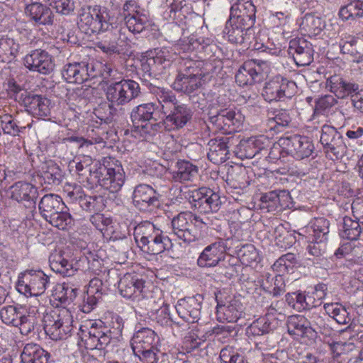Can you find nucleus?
<instances>
[{"label": "nucleus", "instance_id": "f257e3e1", "mask_svg": "<svg viewBox=\"0 0 363 363\" xmlns=\"http://www.w3.org/2000/svg\"><path fill=\"white\" fill-rule=\"evenodd\" d=\"M151 91L161 106L164 114L162 121L167 130L181 129L191 120L192 109L179 101L171 90L155 86Z\"/></svg>", "mask_w": 363, "mask_h": 363}, {"label": "nucleus", "instance_id": "f03ea898", "mask_svg": "<svg viewBox=\"0 0 363 363\" xmlns=\"http://www.w3.org/2000/svg\"><path fill=\"white\" fill-rule=\"evenodd\" d=\"M86 179L91 188L99 185L111 193H116L123 186L125 175L118 160L113 157H105L91 177H86Z\"/></svg>", "mask_w": 363, "mask_h": 363}, {"label": "nucleus", "instance_id": "7ed1b4c3", "mask_svg": "<svg viewBox=\"0 0 363 363\" xmlns=\"http://www.w3.org/2000/svg\"><path fill=\"white\" fill-rule=\"evenodd\" d=\"M108 323V325H105L100 320L89 323L88 337L84 340L86 349L104 350L111 341L121 336L123 322L119 315H112Z\"/></svg>", "mask_w": 363, "mask_h": 363}, {"label": "nucleus", "instance_id": "20e7f679", "mask_svg": "<svg viewBox=\"0 0 363 363\" xmlns=\"http://www.w3.org/2000/svg\"><path fill=\"white\" fill-rule=\"evenodd\" d=\"M134 237L140 249L148 254L158 255L172 247L169 237L149 221L141 223L135 228Z\"/></svg>", "mask_w": 363, "mask_h": 363}, {"label": "nucleus", "instance_id": "39448f33", "mask_svg": "<svg viewBox=\"0 0 363 363\" xmlns=\"http://www.w3.org/2000/svg\"><path fill=\"white\" fill-rule=\"evenodd\" d=\"M43 321L45 333L53 340L66 339L73 330V318L66 308L47 313Z\"/></svg>", "mask_w": 363, "mask_h": 363}, {"label": "nucleus", "instance_id": "423d86ee", "mask_svg": "<svg viewBox=\"0 0 363 363\" xmlns=\"http://www.w3.org/2000/svg\"><path fill=\"white\" fill-rule=\"evenodd\" d=\"M140 94L139 84L132 79H121L111 82L106 89V97L109 107L122 106L129 104Z\"/></svg>", "mask_w": 363, "mask_h": 363}, {"label": "nucleus", "instance_id": "0eeeda50", "mask_svg": "<svg viewBox=\"0 0 363 363\" xmlns=\"http://www.w3.org/2000/svg\"><path fill=\"white\" fill-rule=\"evenodd\" d=\"M120 15L123 21L117 25H122L128 33H140L150 25L149 16L135 0L125 1Z\"/></svg>", "mask_w": 363, "mask_h": 363}, {"label": "nucleus", "instance_id": "6e6552de", "mask_svg": "<svg viewBox=\"0 0 363 363\" xmlns=\"http://www.w3.org/2000/svg\"><path fill=\"white\" fill-rule=\"evenodd\" d=\"M50 285V277L42 270H27L19 274L16 284L18 292L25 296L43 294Z\"/></svg>", "mask_w": 363, "mask_h": 363}, {"label": "nucleus", "instance_id": "1a4fd4ad", "mask_svg": "<svg viewBox=\"0 0 363 363\" xmlns=\"http://www.w3.org/2000/svg\"><path fill=\"white\" fill-rule=\"evenodd\" d=\"M101 11L97 6L82 8L78 16L79 29L88 35L108 30L111 24L106 21V16Z\"/></svg>", "mask_w": 363, "mask_h": 363}, {"label": "nucleus", "instance_id": "9d476101", "mask_svg": "<svg viewBox=\"0 0 363 363\" xmlns=\"http://www.w3.org/2000/svg\"><path fill=\"white\" fill-rule=\"evenodd\" d=\"M130 118L135 125L138 124V127L140 123H145L141 127L145 133H150L151 130H157L160 127L157 121L164 119V114L160 104L146 103L135 106L131 111Z\"/></svg>", "mask_w": 363, "mask_h": 363}, {"label": "nucleus", "instance_id": "9b49d317", "mask_svg": "<svg viewBox=\"0 0 363 363\" xmlns=\"http://www.w3.org/2000/svg\"><path fill=\"white\" fill-rule=\"evenodd\" d=\"M296 84L283 76L276 75L264 84L262 96L268 102L291 99L296 93Z\"/></svg>", "mask_w": 363, "mask_h": 363}, {"label": "nucleus", "instance_id": "f8f14e48", "mask_svg": "<svg viewBox=\"0 0 363 363\" xmlns=\"http://www.w3.org/2000/svg\"><path fill=\"white\" fill-rule=\"evenodd\" d=\"M173 233L184 242H192L199 240L198 232L194 225V213L181 212L172 220Z\"/></svg>", "mask_w": 363, "mask_h": 363}, {"label": "nucleus", "instance_id": "ddd939ff", "mask_svg": "<svg viewBox=\"0 0 363 363\" xmlns=\"http://www.w3.org/2000/svg\"><path fill=\"white\" fill-rule=\"evenodd\" d=\"M268 67L267 62L259 60L245 61L235 74V81L240 86L252 85L260 82L263 72Z\"/></svg>", "mask_w": 363, "mask_h": 363}, {"label": "nucleus", "instance_id": "4468645a", "mask_svg": "<svg viewBox=\"0 0 363 363\" xmlns=\"http://www.w3.org/2000/svg\"><path fill=\"white\" fill-rule=\"evenodd\" d=\"M16 99L23 105L32 115L38 117H46L50 113V101L43 95L20 91L16 94Z\"/></svg>", "mask_w": 363, "mask_h": 363}, {"label": "nucleus", "instance_id": "2eb2a0df", "mask_svg": "<svg viewBox=\"0 0 363 363\" xmlns=\"http://www.w3.org/2000/svg\"><path fill=\"white\" fill-rule=\"evenodd\" d=\"M24 65L30 70L43 74H50L55 68L52 55L41 49L32 50L24 57Z\"/></svg>", "mask_w": 363, "mask_h": 363}, {"label": "nucleus", "instance_id": "dca6fc26", "mask_svg": "<svg viewBox=\"0 0 363 363\" xmlns=\"http://www.w3.org/2000/svg\"><path fill=\"white\" fill-rule=\"evenodd\" d=\"M320 141L325 152L333 153L336 158L342 157L346 150L342 134L333 126L324 125L322 127Z\"/></svg>", "mask_w": 363, "mask_h": 363}, {"label": "nucleus", "instance_id": "f3484780", "mask_svg": "<svg viewBox=\"0 0 363 363\" xmlns=\"http://www.w3.org/2000/svg\"><path fill=\"white\" fill-rule=\"evenodd\" d=\"M113 38H110L109 40H105L97 43V48L102 52L108 54H118L121 52L120 48L130 47V40L126 32V28L122 25H111V31L109 33Z\"/></svg>", "mask_w": 363, "mask_h": 363}, {"label": "nucleus", "instance_id": "a211bd4d", "mask_svg": "<svg viewBox=\"0 0 363 363\" xmlns=\"http://www.w3.org/2000/svg\"><path fill=\"white\" fill-rule=\"evenodd\" d=\"M209 119L217 128L230 132L236 131L242 127L245 116L240 111L225 108L210 116Z\"/></svg>", "mask_w": 363, "mask_h": 363}, {"label": "nucleus", "instance_id": "6ab92c4d", "mask_svg": "<svg viewBox=\"0 0 363 363\" xmlns=\"http://www.w3.org/2000/svg\"><path fill=\"white\" fill-rule=\"evenodd\" d=\"M160 194L151 186L141 184L136 186L133 193L134 206L140 211H151L159 206Z\"/></svg>", "mask_w": 363, "mask_h": 363}, {"label": "nucleus", "instance_id": "aec40b11", "mask_svg": "<svg viewBox=\"0 0 363 363\" xmlns=\"http://www.w3.org/2000/svg\"><path fill=\"white\" fill-rule=\"evenodd\" d=\"M288 52L298 67L309 65L313 61L314 50L312 44L303 38L290 40Z\"/></svg>", "mask_w": 363, "mask_h": 363}, {"label": "nucleus", "instance_id": "412c9836", "mask_svg": "<svg viewBox=\"0 0 363 363\" xmlns=\"http://www.w3.org/2000/svg\"><path fill=\"white\" fill-rule=\"evenodd\" d=\"M291 200L289 192L286 190L271 191L261 196L260 206L268 212H280L291 208Z\"/></svg>", "mask_w": 363, "mask_h": 363}, {"label": "nucleus", "instance_id": "4be33fe9", "mask_svg": "<svg viewBox=\"0 0 363 363\" xmlns=\"http://www.w3.org/2000/svg\"><path fill=\"white\" fill-rule=\"evenodd\" d=\"M286 326L288 333L296 339L313 340L316 337V331L304 315H289L286 320Z\"/></svg>", "mask_w": 363, "mask_h": 363}, {"label": "nucleus", "instance_id": "5701e85b", "mask_svg": "<svg viewBox=\"0 0 363 363\" xmlns=\"http://www.w3.org/2000/svg\"><path fill=\"white\" fill-rule=\"evenodd\" d=\"M13 200L22 203L26 207H35L38 198V189L31 183L19 181L9 188Z\"/></svg>", "mask_w": 363, "mask_h": 363}, {"label": "nucleus", "instance_id": "b1692460", "mask_svg": "<svg viewBox=\"0 0 363 363\" xmlns=\"http://www.w3.org/2000/svg\"><path fill=\"white\" fill-rule=\"evenodd\" d=\"M202 298L197 296L180 299L175 306L179 317L188 323L197 322L201 315Z\"/></svg>", "mask_w": 363, "mask_h": 363}, {"label": "nucleus", "instance_id": "393cba45", "mask_svg": "<svg viewBox=\"0 0 363 363\" xmlns=\"http://www.w3.org/2000/svg\"><path fill=\"white\" fill-rule=\"evenodd\" d=\"M225 251V242L223 240L208 245L199 255L198 265L201 267L216 266L219 262L224 259Z\"/></svg>", "mask_w": 363, "mask_h": 363}, {"label": "nucleus", "instance_id": "a878e982", "mask_svg": "<svg viewBox=\"0 0 363 363\" xmlns=\"http://www.w3.org/2000/svg\"><path fill=\"white\" fill-rule=\"evenodd\" d=\"M326 88L339 99H345L359 90V85L347 81L340 74H333L326 79Z\"/></svg>", "mask_w": 363, "mask_h": 363}, {"label": "nucleus", "instance_id": "bb28decb", "mask_svg": "<svg viewBox=\"0 0 363 363\" xmlns=\"http://www.w3.org/2000/svg\"><path fill=\"white\" fill-rule=\"evenodd\" d=\"M44 0H31L26 6V13L39 25H51L53 23L54 14L50 8L43 4Z\"/></svg>", "mask_w": 363, "mask_h": 363}, {"label": "nucleus", "instance_id": "cd10ccee", "mask_svg": "<svg viewBox=\"0 0 363 363\" xmlns=\"http://www.w3.org/2000/svg\"><path fill=\"white\" fill-rule=\"evenodd\" d=\"M118 290L122 296L133 298L138 296L144 288V281L137 275L127 273L118 281Z\"/></svg>", "mask_w": 363, "mask_h": 363}, {"label": "nucleus", "instance_id": "c85d7f7f", "mask_svg": "<svg viewBox=\"0 0 363 363\" xmlns=\"http://www.w3.org/2000/svg\"><path fill=\"white\" fill-rule=\"evenodd\" d=\"M157 342L158 337L154 330L143 328L133 334L130 345L133 353H136L147 348H152Z\"/></svg>", "mask_w": 363, "mask_h": 363}, {"label": "nucleus", "instance_id": "c756f323", "mask_svg": "<svg viewBox=\"0 0 363 363\" xmlns=\"http://www.w3.org/2000/svg\"><path fill=\"white\" fill-rule=\"evenodd\" d=\"M286 145L291 154L298 160L309 157L314 149L308 138L298 135L288 138Z\"/></svg>", "mask_w": 363, "mask_h": 363}, {"label": "nucleus", "instance_id": "7c9ffc66", "mask_svg": "<svg viewBox=\"0 0 363 363\" xmlns=\"http://www.w3.org/2000/svg\"><path fill=\"white\" fill-rule=\"evenodd\" d=\"M229 140V138L221 137L209 140L208 143L209 151L207 154V157L211 162L218 164L223 163L228 159Z\"/></svg>", "mask_w": 363, "mask_h": 363}, {"label": "nucleus", "instance_id": "2f4dec72", "mask_svg": "<svg viewBox=\"0 0 363 363\" xmlns=\"http://www.w3.org/2000/svg\"><path fill=\"white\" fill-rule=\"evenodd\" d=\"M176 168L171 172L172 180L175 182H193L199 175V167L186 160L178 161Z\"/></svg>", "mask_w": 363, "mask_h": 363}, {"label": "nucleus", "instance_id": "473e14b6", "mask_svg": "<svg viewBox=\"0 0 363 363\" xmlns=\"http://www.w3.org/2000/svg\"><path fill=\"white\" fill-rule=\"evenodd\" d=\"M242 306L238 300H231L228 304L218 301L216 308L217 320L219 322L234 323L240 318Z\"/></svg>", "mask_w": 363, "mask_h": 363}, {"label": "nucleus", "instance_id": "72a5a7b5", "mask_svg": "<svg viewBox=\"0 0 363 363\" xmlns=\"http://www.w3.org/2000/svg\"><path fill=\"white\" fill-rule=\"evenodd\" d=\"M50 354L39 345L28 343L21 354L22 363H48Z\"/></svg>", "mask_w": 363, "mask_h": 363}, {"label": "nucleus", "instance_id": "f704fd0d", "mask_svg": "<svg viewBox=\"0 0 363 363\" xmlns=\"http://www.w3.org/2000/svg\"><path fill=\"white\" fill-rule=\"evenodd\" d=\"M65 208L61 197L57 194L45 195L39 203V210L42 216L46 220L55 213H60Z\"/></svg>", "mask_w": 363, "mask_h": 363}, {"label": "nucleus", "instance_id": "c9c22d12", "mask_svg": "<svg viewBox=\"0 0 363 363\" xmlns=\"http://www.w3.org/2000/svg\"><path fill=\"white\" fill-rule=\"evenodd\" d=\"M264 149L263 143L257 138L240 140L236 147V155L241 159H251Z\"/></svg>", "mask_w": 363, "mask_h": 363}, {"label": "nucleus", "instance_id": "e433bc0d", "mask_svg": "<svg viewBox=\"0 0 363 363\" xmlns=\"http://www.w3.org/2000/svg\"><path fill=\"white\" fill-rule=\"evenodd\" d=\"M49 263L51 269L63 277H71L74 274L75 269L72 262L67 259L62 252H56L49 257Z\"/></svg>", "mask_w": 363, "mask_h": 363}, {"label": "nucleus", "instance_id": "4c0bfd02", "mask_svg": "<svg viewBox=\"0 0 363 363\" xmlns=\"http://www.w3.org/2000/svg\"><path fill=\"white\" fill-rule=\"evenodd\" d=\"M86 72L85 62L67 63L63 67L62 75L68 83L82 84L85 82Z\"/></svg>", "mask_w": 363, "mask_h": 363}, {"label": "nucleus", "instance_id": "58836bf2", "mask_svg": "<svg viewBox=\"0 0 363 363\" xmlns=\"http://www.w3.org/2000/svg\"><path fill=\"white\" fill-rule=\"evenodd\" d=\"M223 33L227 35L229 42L235 44L250 43L254 36V33H251L240 26L229 25V21L226 22Z\"/></svg>", "mask_w": 363, "mask_h": 363}, {"label": "nucleus", "instance_id": "ea45409f", "mask_svg": "<svg viewBox=\"0 0 363 363\" xmlns=\"http://www.w3.org/2000/svg\"><path fill=\"white\" fill-rule=\"evenodd\" d=\"M363 226L358 220L345 216L342 219L340 235L344 239L357 240L360 238Z\"/></svg>", "mask_w": 363, "mask_h": 363}, {"label": "nucleus", "instance_id": "a19ab883", "mask_svg": "<svg viewBox=\"0 0 363 363\" xmlns=\"http://www.w3.org/2000/svg\"><path fill=\"white\" fill-rule=\"evenodd\" d=\"M202 77L197 75L191 77L177 75L172 84V87L176 91L191 94L201 86Z\"/></svg>", "mask_w": 363, "mask_h": 363}, {"label": "nucleus", "instance_id": "79ce46f5", "mask_svg": "<svg viewBox=\"0 0 363 363\" xmlns=\"http://www.w3.org/2000/svg\"><path fill=\"white\" fill-rule=\"evenodd\" d=\"M314 298L306 296L301 292L288 293L285 295V301L287 305L297 311L309 310L314 307L312 300Z\"/></svg>", "mask_w": 363, "mask_h": 363}, {"label": "nucleus", "instance_id": "37998d69", "mask_svg": "<svg viewBox=\"0 0 363 363\" xmlns=\"http://www.w3.org/2000/svg\"><path fill=\"white\" fill-rule=\"evenodd\" d=\"M339 17L344 21H354L363 17V0H350L342 6L338 12Z\"/></svg>", "mask_w": 363, "mask_h": 363}, {"label": "nucleus", "instance_id": "c03bdc74", "mask_svg": "<svg viewBox=\"0 0 363 363\" xmlns=\"http://www.w3.org/2000/svg\"><path fill=\"white\" fill-rule=\"evenodd\" d=\"M268 125L271 130H279V127H286L291 121L288 110L272 109L267 112Z\"/></svg>", "mask_w": 363, "mask_h": 363}, {"label": "nucleus", "instance_id": "a18cd8bd", "mask_svg": "<svg viewBox=\"0 0 363 363\" xmlns=\"http://www.w3.org/2000/svg\"><path fill=\"white\" fill-rule=\"evenodd\" d=\"M329 226L330 223L327 219L316 218L311 222L310 227L307 228V230L313 240L325 242L328 239Z\"/></svg>", "mask_w": 363, "mask_h": 363}, {"label": "nucleus", "instance_id": "49530a36", "mask_svg": "<svg viewBox=\"0 0 363 363\" xmlns=\"http://www.w3.org/2000/svg\"><path fill=\"white\" fill-rule=\"evenodd\" d=\"M143 363H169L168 355L161 352L155 345L152 348H147L134 353Z\"/></svg>", "mask_w": 363, "mask_h": 363}, {"label": "nucleus", "instance_id": "de8ad7c7", "mask_svg": "<svg viewBox=\"0 0 363 363\" xmlns=\"http://www.w3.org/2000/svg\"><path fill=\"white\" fill-rule=\"evenodd\" d=\"M194 225H196L199 240L204 238L208 228L218 225V219L213 214L196 215L194 213Z\"/></svg>", "mask_w": 363, "mask_h": 363}, {"label": "nucleus", "instance_id": "09e8293b", "mask_svg": "<svg viewBox=\"0 0 363 363\" xmlns=\"http://www.w3.org/2000/svg\"><path fill=\"white\" fill-rule=\"evenodd\" d=\"M92 159L89 156H83L72 160L69 164L70 171L74 172L79 175V179L83 181L84 177L89 174L88 177H91V174L94 172V169L91 167Z\"/></svg>", "mask_w": 363, "mask_h": 363}, {"label": "nucleus", "instance_id": "8fccbe9b", "mask_svg": "<svg viewBox=\"0 0 363 363\" xmlns=\"http://www.w3.org/2000/svg\"><path fill=\"white\" fill-rule=\"evenodd\" d=\"M324 308L327 313L339 324L346 325L351 320L349 312L341 304L337 303H326L324 305Z\"/></svg>", "mask_w": 363, "mask_h": 363}, {"label": "nucleus", "instance_id": "3c124183", "mask_svg": "<svg viewBox=\"0 0 363 363\" xmlns=\"http://www.w3.org/2000/svg\"><path fill=\"white\" fill-rule=\"evenodd\" d=\"M79 206L84 211L94 213L103 211L106 206L104 196L101 195L88 196L85 194L80 199Z\"/></svg>", "mask_w": 363, "mask_h": 363}, {"label": "nucleus", "instance_id": "603ef678", "mask_svg": "<svg viewBox=\"0 0 363 363\" xmlns=\"http://www.w3.org/2000/svg\"><path fill=\"white\" fill-rule=\"evenodd\" d=\"M20 45L14 39L4 37L0 39V57L2 60L11 61L15 58L18 52Z\"/></svg>", "mask_w": 363, "mask_h": 363}, {"label": "nucleus", "instance_id": "864d4df0", "mask_svg": "<svg viewBox=\"0 0 363 363\" xmlns=\"http://www.w3.org/2000/svg\"><path fill=\"white\" fill-rule=\"evenodd\" d=\"M301 26L306 32L316 35L325 27V21L321 17L313 13H306L303 18Z\"/></svg>", "mask_w": 363, "mask_h": 363}, {"label": "nucleus", "instance_id": "5fc2aeb1", "mask_svg": "<svg viewBox=\"0 0 363 363\" xmlns=\"http://www.w3.org/2000/svg\"><path fill=\"white\" fill-rule=\"evenodd\" d=\"M256 9L251 0H236L231 6L230 16L255 17Z\"/></svg>", "mask_w": 363, "mask_h": 363}, {"label": "nucleus", "instance_id": "6e6d98bb", "mask_svg": "<svg viewBox=\"0 0 363 363\" xmlns=\"http://www.w3.org/2000/svg\"><path fill=\"white\" fill-rule=\"evenodd\" d=\"M357 40L353 37L349 40H341L340 42V51L342 54L348 55L350 60L357 63L363 62V55L359 52L355 47Z\"/></svg>", "mask_w": 363, "mask_h": 363}, {"label": "nucleus", "instance_id": "4d7b16f0", "mask_svg": "<svg viewBox=\"0 0 363 363\" xmlns=\"http://www.w3.org/2000/svg\"><path fill=\"white\" fill-rule=\"evenodd\" d=\"M297 263L296 256L294 253H286L274 263L272 268L279 273H290Z\"/></svg>", "mask_w": 363, "mask_h": 363}, {"label": "nucleus", "instance_id": "13d9d810", "mask_svg": "<svg viewBox=\"0 0 363 363\" xmlns=\"http://www.w3.org/2000/svg\"><path fill=\"white\" fill-rule=\"evenodd\" d=\"M42 177L48 184L59 185L63 178L62 171L57 164L50 162L43 171Z\"/></svg>", "mask_w": 363, "mask_h": 363}, {"label": "nucleus", "instance_id": "bf43d9fd", "mask_svg": "<svg viewBox=\"0 0 363 363\" xmlns=\"http://www.w3.org/2000/svg\"><path fill=\"white\" fill-rule=\"evenodd\" d=\"M222 203L220 196L213 190L207 188V191L203 199L201 208L205 212H216Z\"/></svg>", "mask_w": 363, "mask_h": 363}, {"label": "nucleus", "instance_id": "052dcab7", "mask_svg": "<svg viewBox=\"0 0 363 363\" xmlns=\"http://www.w3.org/2000/svg\"><path fill=\"white\" fill-rule=\"evenodd\" d=\"M200 62L191 59H182L179 62V72L177 75L182 76H203L199 67Z\"/></svg>", "mask_w": 363, "mask_h": 363}, {"label": "nucleus", "instance_id": "680f3d73", "mask_svg": "<svg viewBox=\"0 0 363 363\" xmlns=\"http://www.w3.org/2000/svg\"><path fill=\"white\" fill-rule=\"evenodd\" d=\"M220 359L223 363H246L245 357L232 346H226L220 352Z\"/></svg>", "mask_w": 363, "mask_h": 363}, {"label": "nucleus", "instance_id": "e2e57ef3", "mask_svg": "<svg viewBox=\"0 0 363 363\" xmlns=\"http://www.w3.org/2000/svg\"><path fill=\"white\" fill-rule=\"evenodd\" d=\"M1 126L4 133L16 136L25 127L20 126L18 122L11 116L5 114L1 117Z\"/></svg>", "mask_w": 363, "mask_h": 363}, {"label": "nucleus", "instance_id": "0e129e2a", "mask_svg": "<svg viewBox=\"0 0 363 363\" xmlns=\"http://www.w3.org/2000/svg\"><path fill=\"white\" fill-rule=\"evenodd\" d=\"M269 331L270 323L266 318H260L247 327L246 333L249 336L256 337L268 334Z\"/></svg>", "mask_w": 363, "mask_h": 363}, {"label": "nucleus", "instance_id": "69168bd1", "mask_svg": "<svg viewBox=\"0 0 363 363\" xmlns=\"http://www.w3.org/2000/svg\"><path fill=\"white\" fill-rule=\"evenodd\" d=\"M21 313L14 306H4L0 311V317L1 320L7 325H11L18 327V320Z\"/></svg>", "mask_w": 363, "mask_h": 363}, {"label": "nucleus", "instance_id": "338daca9", "mask_svg": "<svg viewBox=\"0 0 363 363\" xmlns=\"http://www.w3.org/2000/svg\"><path fill=\"white\" fill-rule=\"evenodd\" d=\"M77 289L68 284H63L59 286L55 294V298L61 303L69 304L77 296Z\"/></svg>", "mask_w": 363, "mask_h": 363}, {"label": "nucleus", "instance_id": "774afa93", "mask_svg": "<svg viewBox=\"0 0 363 363\" xmlns=\"http://www.w3.org/2000/svg\"><path fill=\"white\" fill-rule=\"evenodd\" d=\"M91 223L104 235H109L112 231V220L105 217L104 214L96 212L90 219Z\"/></svg>", "mask_w": 363, "mask_h": 363}]
</instances>
